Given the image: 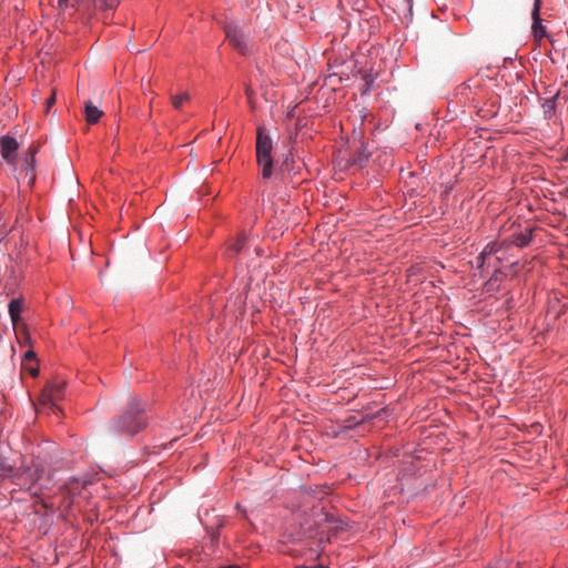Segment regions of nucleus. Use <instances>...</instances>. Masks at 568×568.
<instances>
[{"label": "nucleus", "instance_id": "nucleus-25", "mask_svg": "<svg viewBox=\"0 0 568 568\" xmlns=\"http://www.w3.org/2000/svg\"><path fill=\"white\" fill-rule=\"evenodd\" d=\"M295 568H328L324 565H315V566H296Z\"/></svg>", "mask_w": 568, "mask_h": 568}, {"label": "nucleus", "instance_id": "nucleus-13", "mask_svg": "<svg viewBox=\"0 0 568 568\" xmlns=\"http://www.w3.org/2000/svg\"><path fill=\"white\" fill-rule=\"evenodd\" d=\"M191 97L187 92H182L178 95H171V102L174 109L180 110L182 109L183 104L187 101H190Z\"/></svg>", "mask_w": 568, "mask_h": 568}, {"label": "nucleus", "instance_id": "nucleus-20", "mask_svg": "<svg viewBox=\"0 0 568 568\" xmlns=\"http://www.w3.org/2000/svg\"><path fill=\"white\" fill-rule=\"evenodd\" d=\"M78 2H79V0H58L59 7L64 8V9H67L69 7L75 8Z\"/></svg>", "mask_w": 568, "mask_h": 568}, {"label": "nucleus", "instance_id": "nucleus-2", "mask_svg": "<svg viewBox=\"0 0 568 568\" xmlns=\"http://www.w3.org/2000/svg\"><path fill=\"white\" fill-rule=\"evenodd\" d=\"M272 150V140L266 134L265 129L263 126L257 128L256 160L263 179H270L273 174Z\"/></svg>", "mask_w": 568, "mask_h": 568}, {"label": "nucleus", "instance_id": "nucleus-6", "mask_svg": "<svg viewBox=\"0 0 568 568\" xmlns=\"http://www.w3.org/2000/svg\"><path fill=\"white\" fill-rule=\"evenodd\" d=\"M19 149L18 141L9 135H4L0 138V152L3 160L13 165L17 159V151Z\"/></svg>", "mask_w": 568, "mask_h": 568}, {"label": "nucleus", "instance_id": "nucleus-26", "mask_svg": "<svg viewBox=\"0 0 568 568\" xmlns=\"http://www.w3.org/2000/svg\"><path fill=\"white\" fill-rule=\"evenodd\" d=\"M245 93H246V95L248 98L250 103H252V94H253V92H252L250 87L246 88Z\"/></svg>", "mask_w": 568, "mask_h": 568}, {"label": "nucleus", "instance_id": "nucleus-21", "mask_svg": "<svg viewBox=\"0 0 568 568\" xmlns=\"http://www.w3.org/2000/svg\"><path fill=\"white\" fill-rule=\"evenodd\" d=\"M7 234L8 227L6 221L2 217H0V242L6 237Z\"/></svg>", "mask_w": 568, "mask_h": 568}, {"label": "nucleus", "instance_id": "nucleus-8", "mask_svg": "<svg viewBox=\"0 0 568 568\" xmlns=\"http://www.w3.org/2000/svg\"><path fill=\"white\" fill-rule=\"evenodd\" d=\"M540 8H541V0H535L531 18H532V34L535 37V40L540 42L542 38L547 36L546 28L541 24V18H540Z\"/></svg>", "mask_w": 568, "mask_h": 568}, {"label": "nucleus", "instance_id": "nucleus-7", "mask_svg": "<svg viewBox=\"0 0 568 568\" xmlns=\"http://www.w3.org/2000/svg\"><path fill=\"white\" fill-rule=\"evenodd\" d=\"M226 39L231 45L240 53L244 54L247 51V42L245 34L234 26L225 27Z\"/></svg>", "mask_w": 568, "mask_h": 568}, {"label": "nucleus", "instance_id": "nucleus-19", "mask_svg": "<svg viewBox=\"0 0 568 568\" xmlns=\"http://www.w3.org/2000/svg\"><path fill=\"white\" fill-rule=\"evenodd\" d=\"M23 369H26L32 377L38 376L39 367L37 365H30L29 363H22Z\"/></svg>", "mask_w": 568, "mask_h": 568}, {"label": "nucleus", "instance_id": "nucleus-22", "mask_svg": "<svg viewBox=\"0 0 568 568\" xmlns=\"http://www.w3.org/2000/svg\"><path fill=\"white\" fill-rule=\"evenodd\" d=\"M55 103V93L52 92V94L50 95V98H48L47 102H45V111L48 112L50 110V108Z\"/></svg>", "mask_w": 568, "mask_h": 568}, {"label": "nucleus", "instance_id": "nucleus-3", "mask_svg": "<svg viewBox=\"0 0 568 568\" xmlns=\"http://www.w3.org/2000/svg\"><path fill=\"white\" fill-rule=\"evenodd\" d=\"M45 468L39 457L31 462V465L23 466L21 470L16 471L13 484L31 489L39 483H50V478H44Z\"/></svg>", "mask_w": 568, "mask_h": 568}, {"label": "nucleus", "instance_id": "nucleus-4", "mask_svg": "<svg viewBox=\"0 0 568 568\" xmlns=\"http://www.w3.org/2000/svg\"><path fill=\"white\" fill-rule=\"evenodd\" d=\"M64 385L61 379L49 382L39 397L40 404L50 408L57 407L55 402L62 398Z\"/></svg>", "mask_w": 568, "mask_h": 568}, {"label": "nucleus", "instance_id": "nucleus-24", "mask_svg": "<svg viewBox=\"0 0 568 568\" xmlns=\"http://www.w3.org/2000/svg\"><path fill=\"white\" fill-rule=\"evenodd\" d=\"M486 258L487 257L484 256L481 253L477 256V258H476L477 268L481 270L484 267Z\"/></svg>", "mask_w": 568, "mask_h": 568}, {"label": "nucleus", "instance_id": "nucleus-15", "mask_svg": "<svg viewBox=\"0 0 568 568\" xmlns=\"http://www.w3.org/2000/svg\"><path fill=\"white\" fill-rule=\"evenodd\" d=\"M94 4L100 9H112L118 6L119 0H93Z\"/></svg>", "mask_w": 568, "mask_h": 568}, {"label": "nucleus", "instance_id": "nucleus-10", "mask_svg": "<svg viewBox=\"0 0 568 568\" xmlns=\"http://www.w3.org/2000/svg\"><path fill=\"white\" fill-rule=\"evenodd\" d=\"M84 114L85 120L89 124H95L103 115V111H101L98 106H95L92 101H87L84 104Z\"/></svg>", "mask_w": 568, "mask_h": 568}, {"label": "nucleus", "instance_id": "nucleus-1", "mask_svg": "<svg viewBox=\"0 0 568 568\" xmlns=\"http://www.w3.org/2000/svg\"><path fill=\"white\" fill-rule=\"evenodd\" d=\"M145 412L146 405L140 398L132 397L123 413L110 423V432L115 436L133 437L148 426Z\"/></svg>", "mask_w": 568, "mask_h": 568}, {"label": "nucleus", "instance_id": "nucleus-12", "mask_svg": "<svg viewBox=\"0 0 568 568\" xmlns=\"http://www.w3.org/2000/svg\"><path fill=\"white\" fill-rule=\"evenodd\" d=\"M559 93L557 92L552 97L545 100L542 104L544 113L546 118H551L556 110V100L558 98Z\"/></svg>", "mask_w": 568, "mask_h": 568}, {"label": "nucleus", "instance_id": "nucleus-17", "mask_svg": "<svg viewBox=\"0 0 568 568\" xmlns=\"http://www.w3.org/2000/svg\"><path fill=\"white\" fill-rule=\"evenodd\" d=\"M367 160H368V153L366 152V150L363 149V150L358 151L356 159L354 160V163L358 164L359 166H363Z\"/></svg>", "mask_w": 568, "mask_h": 568}, {"label": "nucleus", "instance_id": "nucleus-14", "mask_svg": "<svg viewBox=\"0 0 568 568\" xmlns=\"http://www.w3.org/2000/svg\"><path fill=\"white\" fill-rule=\"evenodd\" d=\"M501 245L498 242H489L483 250L481 254L486 257L497 253Z\"/></svg>", "mask_w": 568, "mask_h": 568}, {"label": "nucleus", "instance_id": "nucleus-11", "mask_svg": "<svg viewBox=\"0 0 568 568\" xmlns=\"http://www.w3.org/2000/svg\"><path fill=\"white\" fill-rule=\"evenodd\" d=\"M9 314L11 322L14 327H17L19 321H20V313L22 311V301L19 298H13L9 303Z\"/></svg>", "mask_w": 568, "mask_h": 568}, {"label": "nucleus", "instance_id": "nucleus-9", "mask_svg": "<svg viewBox=\"0 0 568 568\" xmlns=\"http://www.w3.org/2000/svg\"><path fill=\"white\" fill-rule=\"evenodd\" d=\"M14 474V463L8 456L0 454V479L9 477L13 480Z\"/></svg>", "mask_w": 568, "mask_h": 568}, {"label": "nucleus", "instance_id": "nucleus-18", "mask_svg": "<svg viewBox=\"0 0 568 568\" xmlns=\"http://www.w3.org/2000/svg\"><path fill=\"white\" fill-rule=\"evenodd\" d=\"M244 245H245V237L241 236L235 241V243H233L231 245V250L234 251L235 253H239L243 250Z\"/></svg>", "mask_w": 568, "mask_h": 568}, {"label": "nucleus", "instance_id": "nucleus-23", "mask_svg": "<svg viewBox=\"0 0 568 568\" xmlns=\"http://www.w3.org/2000/svg\"><path fill=\"white\" fill-rule=\"evenodd\" d=\"M34 359H36V353L33 351L29 349L24 354L23 363H30L31 361H34Z\"/></svg>", "mask_w": 568, "mask_h": 568}, {"label": "nucleus", "instance_id": "nucleus-16", "mask_svg": "<svg viewBox=\"0 0 568 568\" xmlns=\"http://www.w3.org/2000/svg\"><path fill=\"white\" fill-rule=\"evenodd\" d=\"M531 241V236L529 234H518L516 235L514 243L519 246L524 247L527 246Z\"/></svg>", "mask_w": 568, "mask_h": 568}, {"label": "nucleus", "instance_id": "nucleus-5", "mask_svg": "<svg viewBox=\"0 0 568 568\" xmlns=\"http://www.w3.org/2000/svg\"><path fill=\"white\" fill-rule=\"evenodd\" d=\"M38 152L37 145H31L27 153L24 154L22 165H21V174H24V178L28 179V184L32 186L36 182V154Z\"/></svg>", "mask_w": 568, "mask_h": 568}]
</instances>
